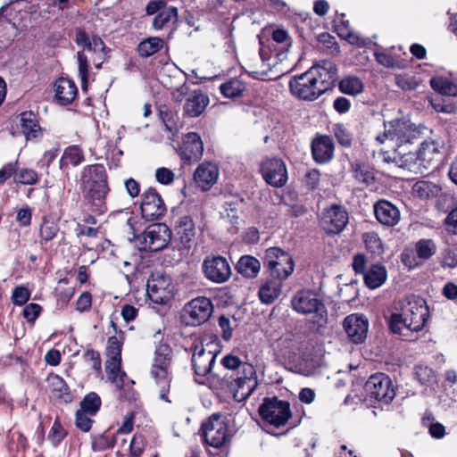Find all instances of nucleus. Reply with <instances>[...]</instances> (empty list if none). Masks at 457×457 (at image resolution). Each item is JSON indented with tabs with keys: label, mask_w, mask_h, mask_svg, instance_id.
Segmentation results:
<instances>
[{
	"label": "nucleus",
	"mask_w": 457,
	"mask_h": 457,
	"mask_svg": "<svg viewBox=\"0 0 457 457\" xmlns=\"http://www.w3.org/2000/svg\"><path fill=\"white\" fill-rule=\"evenodd\" d=\"M220 363L230 372L226 373L219 380L220 389L224 394L231 395L237 403L245 401L258 386L254 366L242 361L238 356L232 353L225 355Z\"/></svg>",
	"instance_id": "nucleus-1"
},
{
	"label": "nucleus",
	"mask_w": 457,
	"mask_h": 457,
	"mask_svg": "<svg viewBox=\"0 0 457 457\" xmlns=\"http://www.w3.org/2000/svg\"><path fill=\"white\" fill-rule=\"evenodd\" d=\"M400 312L393 313L389 327L394 334L407 337V332H419L423 329L429 318L426 301L420 296L408 295L399 302Z\"/></svg>",
	"instance_id": "nucleus-2"
},
{
	"label": "nucleus",
	"mask_w": 457,
	"mask_h": 457,
	"mask_svg": "<svg viewBox=\"0 0 457 457\" xmlns=\"http://www.w3.org/2000/svg\"><path fill=\"white\" fill-rule=\"evenodd\" d=\"M363 391L370 396L385 404H388L395 396V388L392 386L390 378L384 373H376L371 375L366 381L364 386L362 381H358L354 385L353 393H350L345 398V404H356L362 401Z\"/></svg>",
	"instance_id": "nucleus-3"
},
{
	"label": "nucleus",
	"mask_w": 457,
	"mask_h": 457,
	"mask_svg": "<svg viewBox=\"0 0 457 457\" xmlns=\"http://www.w3.org/2000/svg\"><path fill=\"white\" fill-rule=\"evenodd\" d=\"M220 345L217 336H214L209 342L195 340L187 351L190 352L191 366L195 377V381L200 383L196 378H205L212 373L217 355L220 353Z\"/></svg>",
	"instance_id": "nucleus-4"
},
{
	"label": "nucleus",
	"mask_w": 457,
	"mask_h": 457,
	"mask_svg": "<svg viewBox=\"0 0 457 457\" xmlns=\"http://www.w3.org/2000/svg\"><path fill=\"white\" fill-rule=\"evenodd\" d=\"M293 309L302 314H312L310 329L320 333L328 323V312L323 302L311 290L298 291L291 301Z\"/></svg>",
	"instance_id": "nucleus-5"
},
{
	"label": "nucleus",
	"mask_w": 457,
	"mask_h": 457,
	"mask_svg": "<svg viewBox=\"0 0 457 457\" xmlns=\"http://www.w3.org/2000/svg\"><path fill=\"white\" fill-rule=\"evenodd\" d=\"M173 351L168 343L160 342L154 351V363L151 374L160 386V398L170 403L168 395L170 392V378L169 369L172 361Z\"/></svg>",
	"instance_id": "nucleus-6"
},
{
	"label": "nucleus",
	"mask_w": 457,
	"mask_h": 457,
	"mask_svg": "<svg viewBox=\"0 0 457 457\" xmlns=\"http://www.w3.org/2000/svg\"><path fill=\"white\" fill-rule=\"evenodd\" d=\"M263 266L270 277L286 280L295 270V262L288 252L279 247H270L265 251Z\"/></svg>",
	"instance_id": "nucleus-7"
},
{
	"label": "nucleus",
	"mask_w": 457,
	"mask_h": 457,
	"mask_svg": "<svg viewBox=\"0 0 457 457\" xmlns=\"http://www.w3.org/2000/svg\"><path fill=\"white\" fill-rule=\"evenodd\" d=\"M263 422L280 428L286 425L292 417L288 401L280 400L277 396L265 397L258 409Z\"/></svg>",
	"instance_id": "nucleus-8"
},
{
	"label": "nucleus",
	"mask_w": 457,
	"mask_h": 457,
	"mask_svg": "<svg viewBox=\"0 0 457 457\" xmlns=\"http://www.w3.org/2000/svg\"><path fill=\"white\" fill-rule=\"evenodd\" d=\"M315 72L314 70L309 69L303 73L293 76L288 82L290 93L303 101L318 99L324 94V89L319 87L316 79L318 75Z\"/></svg>",
	"instance_id": "nucleus-9"
},
{
	"label": "nucleus",
	"mask_w": 457,
	"mask_h": 457,
	"mask_svg": "<svg viewBox=\"0 0 457 457\" xmlns=\"http://www.w3.org/2000/svg\"><path fill=\"white\" fill-rule=\"evenodd\" d=\"M83 202L90 212L102 215L108 211L106 197L111 191L109 183H81Z\"/></svg>",
	"instance_id": "nucleus-10"
},
{
	"label": "nucleus",
	"mask_w": 457,
	"mask_h": 457,
	"mask_svg": "<svg viewBox=\"0 0 457 457\" xmlns=\"http://www.w3.org/2000/svg\"><path fill=\"white\" fill-rule=\"evenodd\" d=\"M204 277L215 284H223L229 280L232 270L228 259L220 254L211 253L202 262Z\"/></svg>",
	"instance_id": "nucleus-11"
},
{
	"label": "nucleus",
	"mask_w": 457,
	"mask_h": 457,
	"mask_svg": "<svg viewBox=\"0 0 457 457\" xmlns=\"http://www.w3.org/2000/svg\"><path fill=\"white\" fill-rule=\"evenodd\" d=\"M140 213L145 221L161 220L167 212L166 204L154 187L145 189L140 199Z\"/></svg>",
	"instance_id": "nucleus-12"
},
{
	"label": "nucleus",
	"mask_w": 457,
	"mask_h": 457,
	"mask_svg": "<svg viewBox=\"0 0 457 457\" xmlns=\"http://www.w3.org/2000/svg\"><path fill=\"white\" fill-rule=\"evenodd\" d=\"M385 128L383 137L395 142L396 147L411 145L420 134L415 124L403 119L392 120Z\"/></svg>",
	"instance_id": "nucleus-13"
},
{
	"label": "nucleus",
	"mask_w": 457,
	"mask_h": 457,
	"mask_svg": "<svg viewBox=\"0 0 457 457\" xmlns=\"http://www.w3.org/2000/svg\"><path fill=\"white\" fill-rule=\"evenodd\" d=\"M204 441L219 449L223 446L228 438V426L219 413L211 415L201 426Z\"/></svg>",
	"instance_id": "nucleus-14"
},
{
	"label": "nucleus",
	"mask_w": 457,
	"mask_h": 457,
	"mask_svg": "<svg viewBox=\"0 0 457 457\" xmlns=\"http://www.w3.org/2000/svg\"><path fill=\"white\" fill-rule=\"evenodd\" d=\"M445 147V140L438 135H432L426 138L419 149L420 160L425 173L437 167Z\"/></svg>",
	"instance_id": "nucleus-15"
},
{
	"label": "nucleus",
	"mask_w": 457,
	"mask_h": 457,
	"mask_svg": "<svg viewBox=\"0 0 457 457\" xmlns=\"http://www.w3.org/2000/svg\"><path fill=\"white\" fill-rule=\"evenodd\" d=\"M260 173L264 181L273 187H282L288 180L286 163L280 158H266L261 162Z\"/></svg>",
	"instance_id": "nucleus-16"
},
{
	"label": "nucleus",
	"mask_w": 457,
	"mask_h": 457,
	"mask_svg": "<svg viewBox=\"0 0 457 457\" xmlns=\"http://www.w3.org/2000/svg\"><path fill=\"white\" fill-rule=\"evenodd\" d=\"M176 151L184 165L198 162L204 154V143L200 135L196 132L187 133Z\"/></svg>",
	"instance_id": "nucleus-17"
},
{
	"label": "nucleus",
	"mask_w": 457,
	"mask_h": 457,
	"mask_svg": "<svg viewBox=\"0 0 457 457\" xmlns=\"http://www.w3.org/2000/svg\"><path fill=\"white\" fill-rule=\"evenodd\" d=\"M171 278L168 275H152L147 280L146 294L156 304H166L171 297Z\"/></svg>",
	"instance_id": "nucleus-18"
},
{
	"label": "nucleus",
	"mask_w": 457,
	"mask_h": 457,
	"mask_svg": "<svg viewBox=\"0 0 457 457\" xmlns=\"http://www.w3.org/2000/svg\"><path fill=\"white\" fill-rule=\"evenodd\" d=\"M170 237L171 231L165 224L150 225L143 233L144 249L149 252H159L168 245Z\"/></svg>",
	"instance_id": "nucleus-19"
},
{
	"label": "nucleus",
	"mask_w": 457,
	"mask_h": 457,
	"mask_svg": "<svg viewBox=\"0 0 457 457\" xmlns=\"http://www.w3.org/2000/svg\"><path fill=\"white\" fill-rule=\"evenodd\" d=\"M310 69L316 71L317 84L324 89V93L334 88L337 83L338 90L343 93V79L338 80L337 68L332 61L323 60Z\"/></svg>",
	"instance_id": "nucleus-20"
},
{
	"label": "nucleus",
	"mask_w": 457,
	"mask_h": 457,
	"mask_svg": "<svg viewBox=\"0 0 457 457\" xmlns=\"http://www.w3.org/2000/svg\"><path fill=\"white\" fill-rule=\"evenodd\" d=\"M185 312L188 315L189 323L192 326H199L209 320L213 312V305L210 298L198 296L186 304Z\"/></svg>",
	"instance_id": "nucleus-21"
},
{
	"label": "nucleus",
	"mask_w": 457,
	"mask_h": 457,
	"mask_svg": "<svg viewBox=\"0 0 457 457\" xmlns=\"http://www.w3.org/2000/svg\"><path fill=\"white\" fill-rule=\"evenodd\" d=\"M335 145L328 135L317 133L311 142V153L313 161L318 164L329 162L334 157Z\"/></svg>",
	"instance_id": "nucleus-22"
},
{
	"label": "nucleus",
	"mask_w": 457,
	"mask_h": 457,
	"mask_svg": "<svg viewBox=\"0 0 457 457\" xmlns=\"http://www.w3.org/2000/svg\"><path fill=\"white\" fill-rule=\"evenodd\" d=\"M174 237L179 249L189 250L195 237V225L189 215L179 216L174 223Z\"/></svg>",
	"instance_id": "nucleus-23"
},
{
	"label": "nucleus",
	"mask_w": 457,
	"mask_h": 457,
	"mask_svg": "<svg viewBox=\"0 0 457 457\" xmlns=\"http://www.w3.org/2000/svg\"><path fill=\"white\" fill-rule=\"evenodd\" d=\"M185 90H187V87H182L180 89L181 94L187 95L183 106L184 116L188 118L199 117L210 103L209 96L204 94L201 89H195L189 93Z\"/></svg>",
	"instance_id": "nucleus-24"
},
{
	"label": "nucleus",
	"mask_w": 457,
	"mask_h": 457,
	"mask_svg": "<svg viewBox=\"0 0 457 457\" xmlns=\"http://www.w3.org/2000/svg\"><path fill=\"white\" fill-rule=\"evenodd\" d=\"M125 342V332L120 331L118 335L108 337L105 348L107 361L105 362L106 370L119 371L121 364V352Z\"/></svg>",
	"instance_id": "nucleus-25"
},
{
	"label": "nucleus",
	"mask_w": 457,
	"mask_h": 457,
	"mask_svg": "<svg viewBox=\"0 0 457 457\" xmlns=\"http://www.w3.org/2000/svg\"><path fill=\"white\" fill-rule=\"evenodd\" d=\"M373 211L377 220L386 227H395L401 220L399 209L387 200L377 201L373 205Z\"/></svg>",
	"instance_id": "nucleus-26"
},
{
	"label": "nucleus",
	"mask_w": 457,
	"mask_h": 457,
	"mask_svg": "<svg viewBox=\"0 0 457 457\" xmlns=\"http://www.w3.org/2000/svg\"><path fill=\"white\" fill-rule=\"evenodd\" d=\"M220 170L219 167L211 162H204L198 165L195 173L194 180L202 191H209L217 182Z\"/></svg>",
	"instance_id": "nucleus-27"
},
{
	"label": "nucleus",
	"mask_w": 457,
	"mask_h": 457,
	"mask_svg": "<svg viewBox=\"0 0 457 457\" xmlns=\"http://www.w3.org/2000/svg\"><path fill=\"white\" fill-rule=\"evenodd\" d=\"M320 226L328 235H337L343 231V211L341 205L332 204L326 208L320 219Z\"/></svg>",
	"instance_id": "nucleus-28"
},
{
	"label": "nucleus",
	"mask_w": 457,
	"mask_h": 457,
	"mask_svg": "<svg viewBox=\"0 0 457 457\" xmlns=\"http://www.w3.org/2000/svg\"><path fill=\"white\" fill-rule=\"evenodd\" d=\"M369 322L361 314H352L345 319V332L355 344L361 343L367 336Z\"/></svg>",
	"instance_id": "nucleus-29"
},
{
	"label": "nucleus",
	"mask_w": 457,
	"mask_h": 457,
	"mask_svg": "<svg viewBox=\"0 0 457 457\" xmlns=\"http://www.w3.org/2000/svg\"><path fill=\"white\" fill-rule=\"evenodd\" d=\"M398 157L396 167L405 169L416 174H424L419 151H412L411 145H398Z\"/></svg>",
	"instance_id": "nucleus-30"
},
{
	"label": "nucleus",
	"mask_w": 457,
	"mask_h": 457,
	"mask_svg": "<svg viewBox=\"0 0 457 457\" xmlns=\"http://www.w3.org/2000/svg\"><path fill=\"white\" fill-rule=\"evenodd\" d=\"M54 99L62 106L71 104L78 96V87L71 79L58 78L54 84Z\"/></svg>",
	"instance_id": "nucleus-31"
},
{
	"label": "nucleus",
	"mask_w": 457,
	"mask_h": 457,
	"mask_svg": "<svg viewBox=\"0 0 457 457\" xmlns=\"http://www.w3.org/2000/svg\"><path fill=\"white\" fill-rule=\"evenodd\" d=\"M21 131L27 140L42 137L43 129L39 124L38 115L32 111H25L19 115Z\"/></svg>",
	"instance_id": "nucleus-32"
},
{
	"label": "nucleus",
	"mask_w": 457,
	"mask_h": 457,
	"mask_svg": "<svg viewBox=\"0 0 457 457\" xmlns=\"http://www.w3.org/2000/svg\"><path fill=\"white\" fill-rule=\"evenodd\" d=\"M46 381L54 398L62 403H70L73 401V394L66 381L58 374L50 373Z\"/></svg>",
	"instance_id": "nucleus-33"
},
{
	"label": "nucleus",
	"mask_w": 457,
	"mask_h": 457,
	"mask_svg": "<svg viewBox=\"0 0 457 457\" xmlns=\"http://www.w3.org/2000/svg\"><path fill=\"white\" fill-rule=\"evenodd\" d=\"M60 232L58 220L54 217L45 214L41 217L38 225V244L41 247L46 246L54 240Z\"/></svg>",
	"instance_id": "nucleus-34"
},
{
	"label": "nucleus",
	"mask_w": 457,
	"mask_h": 457,
	"mask_svg": "<svg viewBox=\"0 0 457 457\" xmlns=\"http://www.w3.org/2000/svg\"><path fill=\"white\" fill-rule=\"evenodd\" d=\"M283 279L270 277L260 286L258 295L262 303H272L281 294Z\"/></svg>",
	"instance_id": "nucleus-35"
},
{
	"label": "nucleus",
	"mask_w": 457,
	"mask_h": 457,
	"mask_svg": "<svg viewBox=\"0 0 457 457\" xmlns=\"http://www.w3.org/2000/svg\"><path fill=\"white\" fill-rule=\"evenodd\" d=\"M225 198L222 206L226 215L231 224L237 225L245 204V198L239 194L226 195Z\"/></svg>",
	"instance_id": "nucleus-36"
},
{
	"label": "nucleus",
	"mask_w": 457,
	"mask_h": 457,
	"mask_svg": "<svg viewBox=\"0 0 457 457\" xmlns=\"http://www.w3.org/2000/svg\"><path fill=\"white\" fill-rule=\"evenodd\" d=\"M84 161L85 154L81 147L78 145H71L64 149L59 160V168L61 170H66L70 165L76 167Z\"/></svg>",
	"instance_id": "nucleus-37"
},
{
	"label": "nucleus",
	"mask_w": 457,
	"mask_h": 457,
	"mask_svg": "<svg viewBox=\"0 0 457 457\" xmlns=\"http://www.w3.org/2000/svg\"><path fill=\"white\" fill-rule=\"evenodd\" d=\"M74 41L79 46L83 47V51H104L106 48L104 42L99 36L94 35L92 37H89L86 30L81 28L76 29Z\"/></svg>",
	"instance_id": "nucleus-38"
},
{
	"label": "nucleus",
	"mask_w": 457,
	"mask_h": 457,
	"mask_svg": "<svg viewBox=\"0 0 457 457\" xmlns=\"http://www.w3.org/2000/svg\"><path fill=\"white\" fill-rule=\"evenodd\" d=\"M109 378L116 384V386L123 391V393L120 395L122 398H124L127 401H132L137 399V391L131 386L128 388L127 390L125 387L127 386V384H134L133 380H129L126 372L121 370V364L120 365V370L119 371H111L107 370Z\"/></svg>",
	"instance_id": "nucleus-39"
},
{
	"label": "nucleus",
	"mask_w": 457,
	"mask_h": 457,
	"mask_svg": "<svg viewBox=\"0 0 457 457\" xmlns=\"http://www.w3.org/2000/svg\"><path fill=\"white\" fill-rule=\"evenodd\" d=\"M365 285L370 289L380 287L387 278V271L382 264L370 265L363 275Z\"/></svg>",
	"instance_id": "nucleus-40"
},
{
	"label": "nucleus",
	"mask_w": 457,
	"mask_h": 457,
	"mask_svg": "<svg viewBox=\"0 0 457 457\" xmlns=\"http://www.w3.org/2000/svg\"><path fill=\"white\" fill-rule=\"evenodd\" d=\"M235 269L244 278H254L260 272L261 262L257 258L245 254L239 258Z\"/></svg>",
	"instance_id": "nucleus-41"
},
{
	"label": "nucleus",
	"mask_w": 457,
	"mask_h": 457,
	"mask_svg": "<svg viewBox=\"0 0 457 457\" xmlns=\"http://www.w3.org/2000/svg\"><path fill=\"white\" fill-rule=\"evenodd\" d=\"M108 183V174L102 163H95L84 167L81 183Z\"/></svg>",
	"instance_id": "nucleus-42"
},
{
	"label": "nucleus",
	"mask_w": 457,
	"mask_h": 457,
	"mask_svg": "<svg viewBox=\"0 0 457 457\" xmlns=\"http://www.w3.org/2000/svg\"><path fill=\"white\" fill-rule=\"evenodd\" d=\"M431 87L441 95L457 96V79L450 77L435 76L430 79Z\"/></svg>",
	"instance_id": "nucleus-43"
},
{
	"label": "nucleus",
	"mask_w": 457,
	"mask_h": 457,
	"mask_svg": "<svg viewBox=\"0 0 457 457\" xmlns=\"http://www.w3.org/2000/svg\"><path fill=\"white\" fill-rule=\"evenodd\" d=\"M260 56L262 61H269L274 56L278 61L282 62L288 51L286 50V46H280L279 44H272L271 39L263 41L260 39Z\"/></svg>",
	"instance_id": "nucleus-44"
},
{
	"label": "nucleus",
	"mask_w": 457,
	"mask_h": 457,
	"mask_svg": "<svg viewBox=\"0 0 457 457\" xmlns=\"http://www.w3.org/2000/svg\"><path fill=\"white\" fill-rule=\"evenodd\" d=\"M245 90L246 84L238 78H231L220 86L221 95L230 99L242 96Z\"/></svg>",
	"instance_id": "nucleus-45"
},
{
	"label": "nucleus",
	"mask_w": 457,
	"mask_h": 457,
	"mask_svg": "<svg viewBox=\"0 0 457 457\" xmlns=\"http://www.w3.org/2000/svg\"><path fill=\"white\" fill-rule=\"evenodd\" d=\"M179 19V11L175 6H168L166 9L162 10L157 13L153 19L152 28L154 30H161L165 26H167L170 22L175 23Z\"/></svg>",
	"instance_id": "nucleus-46"
},
{
	"label": "nucleus",
	"mask_w": 457,
	"mask_h": 457,
	"mask_svg": "<svg viewBox=\"0 0 457 457\" xmlns=\"http://www.w3.org/2000/svg\"><path fill=\"white\" fill-rule=\"evenodd\" d=\"M441 187L436 184L427 181H417L412 187V195L420 199H428L438 195Z\"/></svg>",
	"instance_id": "nucleus-47"
},
{
	"label": "nucleus",
	"mask_w": 457,
	"mask_h": 457,
	"mask_svg": "<svg viewBox=\"0 0 457 457\" xmlns=\"http://www.w3.org/2000/svg\"><path fill=\"white\" fill-rule=\"evenodd\" d=\"M163 46V40L158 37H151L142 40L137 47L140 57L147 58L158 53Z\"/></svg>",
	"instance_id": "nucleus-48"
},
{
	"label": "nucleus",
	"mask_w": 457,
	"mask_h": 457,
	"mask_svg": "<svg viewBox=\"0 0 457 457\" xmlns=\"http://www.w3.org/2000/svg\"><path fill=\"white\" fill-rule=\"evenodd\" d=\"M317 47L327 54L337 55L340 46L335 37L328 32H322L317 37Z\"/></svg>",
	"instance_id": "nucleus-49"
},
{
	"label": "nucleus",
	"mask_w": 457,
	"mask_h": 457,
	"mask_svg": "<svg viewBox=\"0 0 457 457\" xmlns=\"http://www.w3.org/2000/svg\"><path fill=\"white\" fill-rule=\"evenodd\" d=\"M102 406V400L96 392L87 394L79 403V411L89 415H96Z\"/></svg>",
	"instance_id": "nucleus-50"
},
{
	"label": "nucleus",
	"mask_w": 457,
	"mask_h": 457,
	"mask_svg": "<svg viewBox=\"0 0 457 457\" xmlns=\"http://www.w3.org/2000/svg\"><path fill=\"white\" fill-rule=\"evenodd\" d=\"M116 442L115 435L106 431L92 436L91 447L94 452H104L113 448Z\"/></svg>",
	"instance_id": "nucleus-51"
},
{
	"label": "nucleus",
	"mask_w": 457,
	"mask_h": 457,
	"mask_svg": "<svg viewBox=\"0 0 457 457\" xmlns=\"http://www.w3.org/2000/svg\"><path fill=\"white\" fill-rule=\"evenodd\" d=\"M21 12L20 0L11 1L0 8V22L6 21L14 25L21 19Z\"/></svg>",
	"instance_id": "nucleus-52"
},
{
	"label": "nucleus",
	"mask_w": 457,
	"mask_h": 457,
	"mask_svg": "<svg viewBox=\"0 0 457 457\" xmlns=\"http://www.w3.org/2000/svg\"><path fill=\"white\" fill-rule=\"evenodd\" d=\"M40 175L38 172L31 168H20L19 171L14 177L16 184L34 186L39 182Z\"/></svg>",
	"instance_id": "nucleus-53"
},
{
	"label": "nucleus",
	"mask_w": 457,
	"mask_h": 457,
	"mask_svg": "<svg viewBox=\"0 0 457 457\" xmlns=\"http://www.w3.org/2000/svg\"><path fill=\"white\" fill-rule=\"evenodd\" d=\"M68 436V431L62 427L61 420L56 417L49 430L47 438L54 447H58Z\"/></svg>",
	"instance_id": "nucleus-54"
},
{
	"label": "nucleus",
	"mask_w": 457,
	"mask_h": 457,
	"mask_svg": "<svg viewBox=\"0 0 457 457\" xmlns=\"http://www.w3.org/2000/svg\"><path fill=\"white\" fill-rule=\"evenodd\" d=\"M415 251L418 258L428 260L436 252V245L431 239H420L415 245Z\"/></svg>",
	"instance_id": "nucleus-55"
},
{
	"label": "nucleus",
	"mask_w": 457,
	"mask_h": 457,
	"mask_svg": "<svg viewBox=\"0 0 457 457\" xmlns=\"http://www.w3.org/2000/svg\"><path fill=\"white\" fill-rule=\"evenodd\" d=\"M368 250L376 255H380L384 253L383 243L378 233L370 231L366 232L362 236Z\"/></svg>",
	"instance_id": "nucleus-56"
},
{
	"label": "nucleus",
	"mask_w": 457,
	"mask_h": 457,
	"mask_svg": "<svg viewBox=\"0 0 457 457\" xmlns=\"http://www.w3.org/2000/svg\"><path fill=\"white\" fill-rule=\"evenodd\" d=\"M31 290L24 286H16L12 292L11 301L15 306H23L30 299Z\"/></svg>",
	"instance_id": "nucleus-57"
},
{
	"label": "nucleus",
	"mask_w": 457,
	"mask_h": 457,
	"mask_svg": "<svg viewBox=\"0 0 457 457\" xmlns=\"http://www.w3.org/2000/svg\"><path fill=\"white\" fill-rule=\"evenodd\" d=\"M77 58L79 63V75L81 79V87L82 90H87L88 84V60L83 50L77 53Z\"/></svg>",
	"instance_id": "nucleus-58"
},
{
	"label": "nucleus",
	"mask_w": 457,
	"mask_h": 457,
	"mask_svg": "<svg viewBox=\"0 0 457 457\" xmlns=\"http://www.w3.org/2000/svg\"><path fill=\"white\" fill-rule=\"evenodd\" d=\"M145 436L142 433H135L129 445V456L141 457L145 449Z\"/></svg>",
	"instance_id": "nucleus-59"
},
{
	"label": "nucleus",
	"mask_w": 457,
	"mask_h": 457,
	"mask_svg": "<svg viewBox=\"0 0 457 457\" xmlns=\"http://www.w3.org/2000/svg\"><path fill=\"white\" fill-rule=\"evenodd\" d=\"M42 312L43 308L40 304L30 303L25 304L21 312V315L29 325L34 326L36 320L41 315Z\"/></svg>",
	"instance_id": "nucleus-60"
},
{
	"label": "nucleus",
	"mask_w": 457,
	"mask_h": 457,
	"mask_svg": "<svg viewBox=\"0 0 457 457\" xmlns=\"http://www.w3.org/2000/svg\"><path fill=\"white\" fill-rule=\"evenodd\" d=\"M94 415H89L87 412L77 410L75 412V426L81 432H89L92 428L94 420L91 419Z\"/></svg>",
	"instance_id": "nucleus-61"
},
{
	"label": "nucleus",
	"mask_w": 457,
	"mask_h": 457,
	"mask_svg": "<svg viewBox=\"0 0 457 457\" xmlns=\"http://www.w3.org/2000/svg\"><path fill=\"white\" fill-rule=\"evenodd\" d=\"M376 61L386 68H401L399 60L395 58V56L390 52H383V51H376L374 53Z\"/></svg>",
	"instance_id": "nucleus-62"
},
{
	"label": "nucleus",
	"mask_w": 457,
	"mask_h": 457,
	"mask_svg": "<svg viewBox=\"0 0 457 457\" xmlns=\"http://www.w3.org/2000/svg\"><path fill=\"white\" fill-rule=\"evenodd\" d=\"M363 91V83L357 77L345 78V95L357 96Z\"/></svg>",
	"instance_id": "nucleus-63"
},
{
	"label": "nucleus",
	"mask_w": 457,
	"mask_h": 457,
	"mask_svg": "<svg viewBox=\"0 0 457 457\" xmlns=\"http://www.w3.org/2000/svg\"><path fill=\"white\" fill-rule=\"evenodd\" d=\"M353 171L354 178L359 182L369 184L373 180V173L363 163L355 162L353 165Z\"/></svg>",
	"instance_id": "nucleus-64"
}]
</instances>
